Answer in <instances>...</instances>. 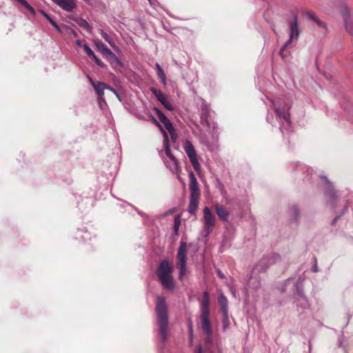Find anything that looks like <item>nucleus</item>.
Listing matches in <instances>:
<instances>
[{
  "label": "nucleus",
  "instance_id": "obj_23",
  "mask_svg": "<svg viewBox=\"0 0 353 353\" xmlns=\"http://www.w3.org/2000/svg\"><path fill=\"white\" fill-rule=\"evenodd\" d=\"M290 216L294 219L295 222H297L300 219V210L297 205L292 204L288 208Z\"/></svg>",
  "mask_w": 353,
  "mask_h": 353
},
{
  "label": "nucleus",
  "instance_id": "obj_12",
  "mask_svg": "<svg viewBox=\"0 0 353 353\" xmlns=\"http://www.w3.org/2000/svg\"><path fill=\"white\" fill-rule=\"evenodd\" d=\"M321 178L323 180L325 184L327 185L325 194L330 199V205L334 207L335 203L338 200L339 195L336 191L334 189L332 184L326 176H321Z\"/></svg>",
  "mask_w": 353,
  "mask_h": 353
},
{
  "label": "nucleus",
  "instance_id": "obj_45",
  "mask_svg": "<svg viewBox=\"0 0 353 353\" xmlns=\"http://www.w3.org/2000/svg\"><path fill=\"white\" fill-rule=\"evenodd\" d=\"M76 44L78 46H82V44H81V40H77L76 41Z\"/></svg>",
  "mask_w": 353,
  "mask_h": 353
},
{
  "label": "nucleus",
  "instance_id": "obj_31",
  "mask_svg": "<svg viewBox=\"0 0 353 353\" xmlns=\"http://www.w3.org/2000/svg\"><path fill=\"white\" fill-rule=\"evenodd\" d=\"M345 27L346 30L350 34H353V22L347 18L344 19Z\"/></svg>",
  "mask_w": 353,
  "mask_h": 353
},
{
  "label": "nucleus",
  "instance_id": "obj_44",
  "mask_svg": "<svg viewBox=\"0 0 353 353\" xmlns=\"http://www.w3.org/2000/svg\"><path fill=\"white\" fill-rule=\"evenodd\" d=\"M108 90H110V91H112V92H114V94H117V91L115 90V89H114L113 88H111L110 86H109V88H107Z\"/></svg>",
  "mask_w": 353,
  "mask_h": 353
},
{
  "label": "nucleus",
  "instance_id": "obj_25",
  "mask_svg": "<svg viewBox=\"0 0 353 353\" xmlns=\"http://www.w3.org/2000/svg\"><path fill=\"white\" fill-rule=\"evenodd\" d=\"M99 33L102 38L108 43V44L113 48H116L117 46L115 45L114 41L111 36H110L107 32H104L103 30L100 29Z\"/></svg>",
  "mask_w": 353,
  "mask_h": 353
},
{
  "label": "nucleus",
  "instance_id": "obj_35",
  "mask_svg": "<svg viewBox=\"0 0 353 353\" xmlns=\"http://www.w3.org/2000/svg\"><path fill=\"white\" fill-rule=\"evenodd\" d=\"M314 265L312 267V271L314 272H319V268H318V266H317V260H316V259H314Z\"/></svg>",
  "mask_w": 353,
  "mask_h": 353
},
{
  "label": "nucleus",
  "instance_id": "obj_22",
  "mask_svg": "<svg viewBox=\"0 0 353 353\" xmlns=\"http://www.w3.org/2000/svg\"><path fill=\"white\" fill-rule=\"evenodd\" d=\"M199 199V196H190V203L188 206V212L190 214H194L197 211Z\"/></svg>",
  "mask_w": 353,
  "mask_h": 353
},
{
  "label": "nucleus",
  "instance_id": "obj_9",
  "mask_svg": "<svg viewBox=\"0 0 353 353\" xmlns=\"http://www.w3.org/2000/svg\"><path fill=\"white\" fill-rule=\"evenodd\" d=\"M300 282L301 281L299 279L296 283V288L299 296V297L296 298V307L298 312H299L300 313H305L307 310H310V305L309 303L308 300L304 296L303 292L299 285Z\"/></svg>",
  "mask_w": 353,
  "mask_h": 353
},
{
  "label": "nucleus",
  "instance_id": "obj_15",
  "mask_svg": "<svg viewBox=\"0 0 353 353\" xmlns=\"http://www.w3.org/2000/svg\"><path fill=\"white\" fill-rule=\"evenodd\" d=\"M152 92L158 99V101L168 110H173L172 104L167 100L166 97L159 90L154 88L152 89Z\"/></svg>",
  "mask_w": 353,
  "mask_h": 353
},
{
  "label": "nucleus",
  "instance_id": "obj_46",
  "mask_svg": "<svg viewBox=\"0 0 353 353\" xmlns=\"http://www.w3.org/2000/svg\"><path fill=\"white\" fill-rule=\"evenodd\" d=\"M292 281L291 279H288L285 281V285H287L289 283Z\"/></svg>",
  "mask_w": 353,
  "mask_h": 353
},
{
  "label": "nucleus",
  "instance_id": "obj_34",
  "mask_svg": "<svg viewBox=\"0 0 353 353\" xmlns=\"http://www.w3.org/2000/svg\"><path fill=\"white\" fill-rule=\"evenodd\" d=\"M180 225V221L179 220H177L175 219L174 220V232L176 235L178 234L179 229Z\"/></svg>",
  "mask_w": 353,
  "mask_h": 353
},
{
  "label": "nucleus",
  "instance_id": "obj_29",
  "mask_svg": "<svg viewBox=\"0 0 353 353\" xmlns=\"http://www.w3.org/2000/svg\"><path fill=\"white\" fill-rule=\"evenodd\" d=\"M76 239H79L82 241H85L87 239H90L89 234L84 228L78 230L77 234H76Z\"/></svg>",
  "mask_w": 353,
  "mask_h": 353
},
{
  "label": "nucleus",
  "instance_id": "obj_6",
  "mask_svg": "<svg viewBox=\"0 0 353 353\" xmlns=\"http://www.w3.org/2000/svg\"><path fill=\"white\" fill-rule=\"evenodd\" d=\"M299 36V30L298 28V18L296 14L293 15L290 21V39L281 48L279 54L284 59L285 57V50L294 39H297Z\"/></svg>",
  "mask_w": 353,
  "mask_h": 353
},
{
  "label": "nucleus",
  "instance_id": "obj_40",
  "mask_svg": "<svg viewBox=\"0 0 353 353\" xmlns=\"http://www.w3.org/2000/svg\"><path fill=\"white\" fill-rule=\"evenodd\" d=\"M161 83L165 86L166 85V77H162L160 79Z\"/></svg>",
  "mask_w": 353,
  "mask_h": 353
},
{
  "label": "nucleus",
  "instance_id": "obj_2",
  "mask_svg": "<svg viewBox=\"0 0 353 353\" xmlns=\"http://www.w3.org/2000/svg\"><path fill=\"white\" fill-rule=\"evenodd\" d=\"M172 263L168 260H163L159 263L157 274L163 289L172 291L174 288V283L172 276Z\"/></svg>",
  "mask_w": 353,
  "mask_h": 353
},
{
  "label": "nucleus",
  "instance_id": "obj_36",
  "mask_svg": "<svg viewBox=\"0 0 353 353\" xmlns=\"http://www.w3.org/2000/svg\"><path fill=\"white\" fill-rule=\"evenodd\" d=\"M157 76L159 79L162 78V77H166L164 71L163 69L161 70H159V71H157Z\"/></svg>",
  "mask_w": 353,
  "mask_h": 353
},
{
  "label": "nucleus",
  "instance_id": "obj_4",
  "mask_svg": "<svg viewBox=\"0 0 353 353\" xmlns=\"http://www.w3.org/2000/svg\"><path fill=\"white\" fill-rule=\"evenodd\" d=\"M187 243L181 241L176 254V265L179 268V279L182 281L187 273Z\"/></svg>",
  "mask_w": 353,
  "mask_h": 353
},
{
  "label": "nucleus",
  "instance_id": "obj_38",
  "mask_svg": "<svg viewBox=\"0 0 353 353\" xmlns=\"http://www.w3.org/2000/svg\"><path fill=\"white\" fill-rule=\"evenodd\" d=\"M216 273H217V275L219 276V277L220 279H224L225 278L224 274L220 270H216Z\"/></svg>",
  "mask_w": 353,
  "mask_h": 353
},
{
  "label": "nucleus",
  "instance_id": "obj_50",
  "mask_svg": "<svg viewBox=\"0 0 353 353\" xmlns=\"http://www.w3.org/2000/svg\"><path fill=\"white\" fill-rule=\"evenodd\" d=\"M269 119H269V117L268 116V117H267V121H268V122H270V121H269Z\"/></svg>",
  "mask_w": 353,
  "mask_h": 353
},
{
  "label": "nucleus",
  "instance_id": "obj_39",
  "mask_svg": "<svg viewBox=\"0 0 353 353\" xmlns=\"http://www.w3.org/2000/svg\"><path fill=\"white\" fill-rule=\"evenodd\" d=\"M205 341L207 343H210L212 342V334L207 335Z\"/></svg>",
  "mask_w": 353,
  "mask_h": 353
},
{
  "label": "nucleus",
  "instance_id": "obj_28",
  "mask_svg": "<svg viewBox=\"0 0 353 353\" xmlns=\"http://www.w3.org/2000/svg\"><path fill=\"white\" fill-rule=\"evenodd\" d=\"M112 63H116L118 65H122L121 61L118 59L114 53L111 50L105 56Z\"/></svg>",
  "mask_w": 353,
  "mask_h": 353
},
{
  "label": "nucleus",
  "instance_id": "obj_8",
  "mask_svg": "<svg viewBox=\"0 0 353 353\" xmlns=\"http://www.w3.org/2000/svg\"><path fill=\"white\" fill-rule=\"evenodd\" d=\"M183 149L188 155L193 168L196 171L199 170L201 165L197 158V154L194 145L189 140H185L183 143Z\"/></svg>",
  "mask_w": 353,
  "mask_h": 353
},
{
  "label": "nucleus",
  "instance_id": "obj_19",
  "mask_svg": "<svg viewBox=\"0 0 353 353\" xmlns=\"http://www.w3.org/2000/svg\"><path fill=\"white\" fill-rule=\"evenodd\" d=\"M219 303L221 307V311L223 314V323L228 320V299L223 293H221L219 296Z\"/></svg>",
  "mask_w": 353,
  "mask_h": 353
},
{
  "label": "nucleus",
  "instance_id": "obj_13",
  "mask_svg": "<svg viewBox=\"0 0 353 353\" xmlns=\"http://www.w3.org/2000/svg\"><path fill=\"white\" fill-rule=\"evenodd\" d=\"M87 77L90 84L94 88V90L96 91L97 94L99 96V103H101V101L105 102V99L103 98L104 90L106 88H109V85L101 81H98L97 83H96L89 75H88Z\"/></svg>",
  "mask_w": 353,
  "mask_h": 353
},
{
  "label": "nucleus",
  "instance_id": "obj_1",
  "mask_svg": "<svg viewBox=\"0 0 353 353\" xmlns=\"http://www.w3.org/2000/svg\"><path fill=\"white\" fill-rule=\"evenodd\" d=\"M155 313L159 335L162 341H165L168 336V305L163 296H158L156 299Z\"/></svg>",
  "mask_w": 353,
  "mask_h": 353
},
{
  "label": "nucleus",
  "instance_id": "obj_32",
  "mask_svg": "<svg viewBox=\"0 0 353 353\" xmlns=\"http://www.w3.org/2000/svg\"><path fill=\"white\" fill-rule=\"evenodd\" d=\"M188 333L190 341L192 343L193 339V323L192 319L190 318L188 320Z\"/></svg>",
  "mask_w": 353,
  "mask_h": 353
},
{
  "label": "nucleus",
  "instance_id": "obj_43",
  "mask_svg": "<svg viewBox=\"0 0 353 353\" xmlns=\"http://www.w3.org/2000/svg\"><path fill=\"white\" fill-rule=\"evenodd\" d=\"M155 66H156V68H157V71H159V70L163 69V68H161V66L160 65V64H159V63H156Z\"/></svg>",
  "mask_w": 353,
  "mask_h": 353
},
{
  "label": "nucleus",
  "instance_id": "obj_24",
  "mask_svg": "<svg viewBox=\"0 0 353 353\" xmlns=\"http://www.w3.org/2000/svg\"><path fill=\"white\" fill-rule=\"evenodd\" d=\"M96 48L101 52L104 56H106L110 50L101 40H94Z\"/></svg>",
  "mask_w": 353,
  "mask_h": 353
},
{
  "label": "nucleus",
  "instance_id": "obj_20",
  "mask_svg": "<svg viewBox=\"0 0 353 353\" xmlns=\"http://www.w3.org/2000/svg\"><path fill=\"white\" fill-rule=\"evenodd\" d=\"M83 48L88 54V56L101 68H104L105 64L100 60L94 54L93 50L88 46V44L83 45Z\"/></svg>",
  "mask_w": 353,
  "mask_h": 353
},
{
  "label": "nucleus",
  "instance_id": "obj_21",
  "mask_svg": "<svg viewBox=\"0 0 353 353\" xmlns=\"http://www.w3.org/2000/svg\"><path fill=\"white\" fill-rule=\"evenodd\" d=\"M201 123L208 128H210V123L209 121V108L207 105H203L201 108Z\"/></svg>",
  "mask_w": 353,
  "mask_h": 353
},
{
  "label": "nucleus",
  "instance_id": "obj_10",
  "mask_svg": "<svg viewBox=\"0 0 353 353\" xmlns=\"http://www.w3.org/2000/svg\"><path fill=\"white\" fill-rule=\"evenodd\" d=\"M281 259L279 254L274 253L263 258L254 268V271L265 272L270 265L279 262Z\"/></svg>",
  "mask_w": 353,
  "mask_h": 353
},
{
  "label": "nucleus",
  "instance_id": "obj_18",
  "mask_svg": "<svg viewBox=\"0 0 353 353\" xmlns=\"http://www.w3.org/2000/svg\"><path fill=\"white\" fill-rule=\"evenodd\" d=\"M214 210L219 219L223 222H228L230 214L228 211L221 205L215 203Z\"/></svg>",
  "mask_w": 353,
  "mask_h": 353
},
{
  "label": "nucleus",
  "instance_id": "obj_11",
  "mask_svg": "<svg viewBox=\"0 0 353 353\" xmlns=\"http://www.w3.org/2000/svg\"><path fill=\"white\" fill-rule=\"evenodd\" d=\"M164 139H163V148L165 152V154L171 160V163L169 164L170 170L174 172L178 167V162L174 155L172 154L170 150V146L169 144V139L168 134L163 132Z\"/></svg>",
  "mask_w": 353,
  "mask_h": 353
},
{
  "label": "nucleus",
  "instance_id": "obj_16",
  "mask_svg": "<svg viewBox=\"0 0 353 353\" xmlns=\"http://www.w3.org/2000/svg\"><path fill=\"white\" fill-rule=\"evenodd\" d=\"M52 1L67 12H72L76 8L74 0H52Z\"/></svg>",
  "mask_w": 353,
  "mask_h": 353
},
{
  "label": "nucleus",
  "instance_id": "obj_7",
  "mask_svg": "<svg viewBox=\"0 0 353 353\" xmlns=\"http://www.w3.org/2000/svg\"><path fill=\"white\" fill-rule=\"evenodd\" d=\"M216 222V218L212 212L210 208L205 206L203 208V234L205 236H208L214 230Z\"/></svg>",
  "mask_w": 353,
  "mask_h": 353
},
{
  "label": "nucleus",
  "instance_id": "obj_27",
  "mask_svg": "<svg viewBox=\"0 0 353 353\" xmlns=\"http://www.w3.org/2000/svg\"><path fill=\"white\" fill-rule=\"evenodd\" d=\"M77 23L80 27L83 28L88 32L91 33L92 26L88 23V22L85 19L81 18L77 20Z\"/></svg>",
  "mask_w": 353,
  "mask_h": 353
},
{
  "label": "nucleus",
  "instance_id": "obj_5",
  "mask_svg": "<svg viewBox=\"0 0 353 353\" xmlns=\"http://www.w3.org/2000/svg\"><path fill=\"white\" fill-rule=\"evenodd\" d=\"M271 102L274 106V112L276 113L278 121L281 123L280 130L283 134H285V131L288 132L291 128V121L288 112H286L284 109L281 108L280 106H277L276 103L271 100Z\"/></svg>",
  "mask_w": 353,
  "mask_h": 353
},
{
  "label": "nucleus",
  "instance_id": "obj_33",
  "mask_svg": "<svg viewBox=\"0 0 353 353\" xmlns=\"http://www.w3.org/2000/svg\"><path fill=\"white\" fill-rule=\"evenodd\" d=\"M216 188L220 190V192L222 194H224V192H225L224 186H223V183L219 179L216 180Z\"/></svg>",
  "mask_w": 353,
  "mask_h": 353
},
{
  "label": "nucleus",
  "instance_id": "obj_30",
  "mask_svg": "<svg viewBox=\"0 0 353 353\" xmlns=\"http://www.w3.org/2000/svg\"><path fill=\"white\" fill-rule=\"evenodd\" d=\"M43 17L50 23V24L56 28L57 30L60 31V28L58 26V24L56 23V21L46 12L41 11Z\"/></svg>",
  "mask_w": 353,
  "mask_h": 353
},
{
  "label": "nucleus",
  "instance_id": "obj_41",
  "mask_svg": "<svg viewBox=\"0 0 353 353\" xmlns=\"http://www.w3.org/2000/svg\"><path fill=\"white\" fill-rule=\"evenodd\" d=\"M174 132H170V136H171V139H172L174 141H175L176 140V137L175 136V134H174Z\"/></svg>",
  "mask_w": 353,
  "mask_h": 353
},
{
  "label": "nucleus",
  "instance_id": "obj_14",
  "mask_svg": "<svg viewBox=\"0 0 353 353\" xmlns=\"http://www.w3.org/2000/svg\"><path fill=\"white\" fill-rule=\"evenodd\" d=\"M190 196L200 197V189L196 178L192 172L189 173Z\"/></svg>",
  "mask_w": 353,
  "mask_h": 353
},
{
  "label": "nucleus",
  "instance_id": "obj_49",
  "mask_svg": "<svg viewBox=\"0 0 353 353\" xmlns=\"http://www.w3.org/2000/svg\"><path fill=\"white\" fill-rule=\"evenodd\" d=\"M212 128H213V130H215L217 128V125L216 123H213V125H212Z\"/></svg>",
  "mask_w": 353,
  "mask_h": 353
},
{
  "label": "nucleus",
  "instance_id": "obj_3",
  "mask_svg": "<svg viewBox=\"0 0 353 353\" xmlns=\"http://www.w3.org/2000/svg\"><path fill=\"white\" fill-rule=\"evenodd\" d=\"M210 297L207 291L203 292V299L201 303V323L206 335L212 334V327L209 316Z\"/></svg>",
  "mask_w": 353,
  "mask_h": 353
},
{
  "label": "nucleus",
  "instance_id": "obj_26",
  "mask_svg": "<svg viewBox=\"0 0 353 353\" xmlns=\"http://www.w3.org/2000/svg\"><path fill=\"white\" fill-rule=\"evenodd\" d=\"M305 15L307 16L311 20L316 22V24L319 27H321V28L325 27V24L323 21H321L320 19H319L313 12H307L305 13Z\"/></svg>",
  "mask_w": 353,
  "mask_h": 353
},
{
  "label": "nucleus",
  "instance_id": "obj_42",
  "mask_svg": "<svg viewBox=\"0 0 353 353\" xmlns=\"http://www.w3.org/2000/svg\"><path fill=\"white\" fill-rule=\"evenodd\" d=\"M340 216H341V215H339V216H336L334 218V219L332 221V225H334V224L336 223V221H337V220L339 219Z\"/></svg>",
  "mask_w": 353,
  "mask_h": 353
},
{
  "label": "nucleus",
  "instance_id": "obj_17",
  "mask_svg": "<svg viewBox=\"0 0 353 353\" xmlns=\"http://www.w3.org/2000/svg\"><path fill=\"white\" fill-rule=\"evenodd\" d=\"M154 110L156 111L159 121L163 124L165 128L169 132H174V127L171 121L167 118V117L159 109L155 108Z\"/></svg>",
  "mask_w": 353,
  "mask_h": 353
},
{
  "label": "nucleus",
  "instance_id": "obj_47",
  "mask_svg": "<svg viewBox=\"0 0 353 353\" xmlns=\"http://www.w3.org/2000/svg\"><path fill=\"white\" fill-rule=\"evenodd\" d=\"M347 211V205H345L343 210L342 214L345 213Z\"/></svg>",
  "mask_w": 353,
  "mask_h": 353
},
{
  "label": "nucleus",
  "instance_id": "obj_37",
  "mask_svg": "<svg viewBox=\"0 0 353 353\" xmlns=\"http://www.w3.org/2000/svg\"><path fill=\"white\" fill-rule=\"evenodd\" d=\"M194 353H204V351H203L201 345H199L196 347V349Z\"/></svg>",
  "mask_w": 353,
  "mask_h": 353
},
{
  "label": "nucleus",
  "instance_id": "obj_48",
  "mask_svg": "<svg viewBox=\"0 0 353 353\" xmlns=\"http://www.w3.org/2000/svg\"><path fill=\"white\" fill-rule=\"evenodd\" d=\"M72 33L74 37H77V33L75 31L72 30Z\"/></svg>",
  "mask_w": 353,
  "mask_h": 353
}]
</instances>
